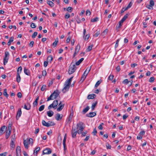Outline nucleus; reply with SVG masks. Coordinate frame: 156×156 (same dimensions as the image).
<instances>
[{
	"instance_id": "nucleus-1",
	"label": "nucleus",
	"mask_w": 156,
	"mask_h": 156,
	"mask_svg": "<svg viewBox=\"0 0 156 156\" xmlns=\"http://www.w3.org/2000/svg\"><path fill=\"white\" fill-rule=\"evenodd\" d=\"M60 94V92L57 90H55L50 96L48 97L47 100V101H48L51 100H53L56 99Z\"/></svg>"
},
{
	"instance_id": "nucleus-2",
	"label": "nucleus",
	"mask_w": 156,
	"mask_h": 156,
	"mask_svg": "<svg viewBox=\"0 0 156 156\" xmlns=\"http://www.w3.org/2000/svg\"><path fill=\"white\" fill-rule=\"evenodd\" d=\"M77 126L78 129V130H77V133L79 134H80L82 133L85 128V125L83 122H80L77 124Z\"/></svg>"
},
{
	"instance_id": "nucleus-3",
	"label": "nucleus",
	"mask_w": 156,
	"mask_h": 156,
	"mask_svg": "<svg viewBox=\"0 0 156 156\" xmlns=\"http://www.w3.org/2000/svg\"><path fill=\"white\" fill-rule=\"evenodd\" d=\"M76 70V67L75 64H73L72 62L69 66L68 71V73L69 74H71L74 73Z\"/></svg>"
},
{
	"instance_id": "nucleus-4",
	"label": "nucleus",
	"mask_w": 156,
	"mask_h": 156,
	"mask_svg": "<svg viewBox=\"0 0 156 156\" xmlns=\"http://www.w3.org/2000/svg\"><path fill=\"white\" fill-rule=\"evenodd\" d=\"M42 125L46 127H49L50 126H53L55 125L53 122L49 121L48 122H46L44 120H43L42 122Z\"/></svg>"
},
{
	"instance_id": "nucleus-5",
	"label": "nucleus",
	"mask_w": 156,
	"mask_h": 156,
	"mask_svg": "<svg viewBox=\"0 0 156 156\" xmlns=\"http://www.w3.org/2000/svg\"><path fill=\"white\" fill-rule=\"evenodd\" d=\"M5 56L4 58V61L3 62V64L4 65H5V64L8 62L9 56V52L7 51H6L5 52Z\"/></svg>"
},
{
	"instance_id": "nucleus-6",
	"label": "nucleus",
	"mask_w": 156,
	"mask_h": 156,
	"mask_svg": "<svg viewBox=\"0 0 156 156\" xmlns=\"http://www.w3.org/2000/svg\"><path fill=\"white\" fill-rule=\"evenodd\" d=\"M52 151L51 149L47 148L44 150L43 151V154H50L51 153Z\"/></svg>"
},
{
	"instance_id": "nucleus-7",
	"label": "nucleus",
	"mask_w": 156,
	"mask_h": 156,
	"mask_svg": "<svg viewBox=\"0 0 156 156\" xmlns=\"http://www.w3.org/2000/svg\"><path fill=\"white\" fill-rule=\"evenodd\" d=\"M11 126H8V130L6 131L5 137L6 139H7L9 137L11 133Z\"/></svg>"
},
{
	"instance_id": "nucleus-8",
	"label": "nucleus",
	"mask_w": 156,
	"mask_h": 156,
	"mask_svg": "<svg viewBox=\"0 0 156 156\" xmlns=\"http://www.w3.org/2000/svg\"><path fill=\"white\" fill-rule=\"evenodd\" d=\"M22 114L21 109V108H19L18 109L17 112L16 118L17 120H18Z\"/></svg>"
},
{
	"instance_id": "nucleus-9",
	"label": "nucleus",
	"mask_w": 156,
	"mask_h": 156,
	"mask_svg": "<svg viewBox=\"0 0 156 156\" xmlns=\"http://www.w3.org/2000/svg\"><path fill=\"white\" fill-rule=\"evenodd\" d=\"M73 76L70 77L69 80H67L65 82V85H66L67 86L70 87L71 84V82Z\"/></svg>"
},
{
	"instance_id": "nucleus-10",
	"label": "nucleus",
	"mask_w": 156,
	"mask_h": 156,
	"mask_svg": "<svg viewBox=\"0 0 156 156\" xmlns=\"http://www.w3.org/2000/svg\"><path fill=\"white\" fill-rule=\"evenodd\" d=\"M96 115V113L95 112H90L86 114V116L88 117H93Z\"/></svg>"
},
{
	"instance_id": "nucleus-11",
	"label": "nucleus",
	"mask_w": 156,
	"mask_h": 156,
	"mask_svg": "<svg viewBox=\"0 0 156 156\" xmlns=\"http://www.w3.org/2000/svg\"><path fill=\"white\" fill-rule=\"evenodd\" d=\"M77 133V131L76 130V129H73L72 130V136L73 138H75Z\"/></svg>"
},
{
	"instance_id": "nucleus-12",
	"label": "nucleus",
	"mask_w": 156,
	"mask_h": 156,
	"mask_svg": "<svg viewBox=\"0 0 156 156\" xmlns=\"http://www.w3.org/2000/svg\"><path fill=\"white\" fill-rule=\"evenodd\" d=\"M80 49V45H79V44H78L76 48L75 52L73 55V57H75L77 55V54L79 52Z\"/></svg>"
},
{
	"instance_id": "nucleus-13",
	"label": "nucleus",
	"mask_w": 156,
	"mask_h": 156,
	"mask_svg": "<svg viewBox=\"0 0 156 156\" xmlns=\"http://www.w3.org/2000/svg\"><path fill=\"white\" fill-rule=\"evenodd\" d=\"M62 116H61V115L59 113H57L55 117V119L57 121L60 120L62 118Z\"/></svg>"
},
{
	"instance_id": "nucleus-14",
	"label": "nucleus",
	"mask_w": 156,
	"mask_h": 156,
	"mask_svg": "<svg viewBox=\"0 0 156 156\" xmlns=\"http://www.w3.org/2000/svg\"><path fill=\"white\" fill-rule=\"evenodd\" d=\"M31 105L29 103H27L25 104L24 107V108L27 110H29L30 109Z\"/></svg>"
},
{
	"instance_id": "nucleus-15",
	"label": "nucleus",
	"mask_w": 156,
	"mask_h": 156,
	"mask_svg": "<svg viewBox=\"0 0 156 156\" xmlns=\"http://www.w3.org/2000/svg\"><path fill=\"white\" fill-rule=\"evenodd\" d=\"M66 137H67V136L66 134L64 136L63 140V145L64 147V149L65 151L66 149Z\"/></svg>"
},
{
	"instance_id": "nucleus-16",
	"label": "nucleus",
	"mask_w": 156,
	"mask_h": 156,
	"mask_svg": "<svg viewBox=\"0 0 156 156\" xmlns=\"http://www.w3.org/2000/svg\"><path fill=\"white\" fill-rule=\"evenodd\" d=\"M51 104L54 107L53 108L55 109L56 108V107L58 104V101L56 100H55Z\"/></svg>"
},
{
	"instance_id": "nucleus-17",
	"label": "nucleus",
	"mask_w": 156,
	"mask_h": 156,
	"mask_svg": "<svg viewBox=\"0 0 156 156\" xmlns=\"http://www.w3.org/2000/svg\"><path fill=\"white\" fill-rule=\"evenodd\" d=\"M96 95L94 94H89L88 95L87 98L88 99H93L95 98Z\"/></svg>"
},
{
	"instance_id": "nucleus-18",
	"label": "nucleus",
	"mask_w": 156,
	"mask_h": 156,
	"mask_svg": "<svg viewBox=\"0 0 156 156\" xmlns=\"http://www.w3.org/2000/svg\"><path fill=\"white\" fill-rule=\"evenodd\" d=\"M65 87L62 90V91L63 93H65L66 92L68 91L69 88V86H67L66 85H65Z\"/></svg>"
},
{
	"instance_id": "nucleus-19",
	"label": "nucleus",
	"mask_w": 156,
	"mask_h": 156,
	"mask_svg": "<svg viewBox=\"0 0 156 156\" xmlns=\"http://www.w3.org/2000/svg\"><path fill=\"white\" fill-rule=\"evenodd\" d=\"M14 139H11V141L10 143L11 147L12 148H14L15 147V142Z\"/></svg>"
},
{
	"instance_id": "nucleus-20",
	"label": "nucleus",
	"mask_w": 156,
	"mask_h": 156,
	"mask_svg": "<svg viewBox=\"0 0 156 156\" xmlns=\"http://www.w3.org/2000/svg\"><path fill=\"white\" fill-rule=\"evenodd\" d=\"M119 25L118 26L117 25L116 27V30H117V31H119V29L122 25V23L121 22V21H119Z\"/></svg>"
},
{
	"instance_id": "nucleus-21",
	"label": "nucleus",
	"mask_w": 156,
	"mask_h": 156,
	"mask_svg": "<svg viewBox=\"0 0 156 156\" xmlns=\"http://www.w3.org/2000/svg\"><path fill=\"white\" fill-rule=\"evenodd\" d=\"M47 113L48 115L50 117L52 116L54 114L53 112L51 110L47 111Z\"/></svg>"
},
{
	"instance_id": "nucleus-22",
	"label": "nucleus",
	"mask_w": 156,
	"mask_h": 156,
	"mask_svg": "<svg viewBox=\"0 0 156 156\" xmlns=\"http://www.w3.org/2000/svg\"><path fill=\"white\" fill-rule=\"evenodd\" d=\"M24 73L27 75L29 76L30 75V70L25 67L24 68Z\"/></svg>"
},
{
	"instance_id": "nucleus-23",
	"label": "nucleus",
	"mask_w": 156,
	"mask_h": 156,
	"mask_svg": "<svg viewBox=\"0 0 156 156\" xmlns=\"http://www.w3.org/2000/svg\"><path fill=\"white\" fill-rule=\"evenodd\" d=\"M87 75V73H86H86L84 72L83 73V74L82 76V77H81V80H82V81H83L86 78Z\"/></svg>"
},
{
	"instance_id": "nucleus-24",
	"label": "nucleus",
	"mask_w": 156,
	"mask_h": 156,
	"mask_svg": "<svg viewBox=\"0 0 156 156\" xmlns=\"http://www.w3.org/2000/svg\"><path fill=\"white\" fill-rule=\"evenodd\" d=\"M24 144L25 147L27 149L28 148V143L27 140H24Z\"/></svg>"
},
{
	"instance_id": "nucleus-25",
	"label": "nucleus",
	"mask_w": 156,
	"mask_h": 156,
	"mask_svg": "<svg viewBox=\"0 0 156 156\" xmlns=\"http://www.w3.org/2000/svg\"><path fill=\"white\" fill-rule=\"evenodd\" d=\"M5 126H2L0 129V136L1 135L3 132L4 131L5 129Z\"/></svg>"
},
{
	"instance_id": "nucleus-26",
	"label": "nucleus",
	"mask_w": 156,
	"mask_h": 156,
	"mask_svg": "<svg viewBox=\"0 0 156 156\" xmlns=\"http://www.w3.org/2000/svg\"><path fill=\"white\" fill-rule=\"evenodd\" d=\"M90 107L89 106H87L82 111V112L83 114L86 113L89 109Z\"/></svg>"
},
{
	"instance_id": "nucleus-27",
	"label": "nucleus",
	"mask_w": 156,
	"mask_h": 156,
	"mask_svg": "<svg viewBox=\"0 0 156 156\" xmlns=\"http://www.w3.org/2000/svg\"><path fill=\"white\" fill-rule=\"evenodd\" d=\"M64 107V105H58V107L57 108V111L60 112L62 110Z\"/></svg>"
},
{
	"instance_id": "nucleus-28",
	"label": "nucleus",
	"mask_w": 156,
	"mask_h": 156,
	"mask_svg": "<svg viewBox=\"0 0 156 156\" xmlns=\"http://www.w3.org/2000/svg\"><path fill=\"white\" fill-rule=\"evenodd\" d=\"M83 60V58H81L76 63V65L77 66H78L80 65L82 62Z\"/></svg>"
},
{
	"instance_id": "nucleus-29",
	"label": "nucleus",
	"mask_w": 156,
	"mask_h": 156,
	"mask_svg": "<svg viewBox=\"0 0 156 156\" xmlns=\"http://www.w3.org/2000/svg\"><path fill=\"white\" fill-rule=\"evenodd\" d=\"M40 150V148L39 147H37L35 149L34 151V154H35V153H36L35 155L37 156V155L38 152Z\"/></svg>"
},
{
	"instance_id": "nucleus-30",
	"label": "nucleus",
	"mask_w": 156,
	"mask_h": 156,
	"mask_svg": "<svg viewBox=\"0 0 156 156\" xmlns=\"http://www.w3.org/2000/svg\"><path fill=\"white\" fill-rule=\"evenodd\" d=\"M20 80L21 77L20 76V74L18 73H17L16 75V81L18 83H19L20 82Z\"/></svg>"
},
{
	"instance_id": "nucleus-31",
	"label": "nucleus",
	"mask_w": 156,
	"mask_h": 156,
	"mask_svg": "<svg viewBox=\"0 0 156 156\" xmlns=\"http://www.w3.org/2000/svg\"><path fill=\"white\" fill-rule=\"evenodd\" d=\"M58 38H57L55 41L52 44V46L53 47H55L57 45V44L58 43Z\"/></svg>"
},
{
	"instance_id": "nucleus-32",
	"label": "nucleus",
	"mask_w": 156,
	"mask_h": 156,
	"mask_svg": "<svg viewBox=\"0 0 156 156\" xmlns=\"http://www.w3.org/2000/svg\"><path fill=\"white\" fill-rule=\"evenodd\" d=\"M47 4L51 7H53L54 6V3L51 1H48L47 2Z\"/></svg>"
},
{
	"instance_id": "nucleus-33",
	"label": "nucleus",
	"mask_w": 156,
	"mask_h": 156,
	"mask_svg": "<svg viewBox=\"0 0 156 156\" xmlns=\"http://www.w3.org/2000/svg\"><path fill=\"white\" fill-rule=\"evenodd\" d=\"M97 103V101H96L95 103H93L92 106H91V109L92 110H93L94 109L95 107L96 106Z\"/></svg>"
},
{
	"instance_id": "nucleus-34",
	"label": "nucleus",
	"mask_w": 156,
	"mask_h": 156,
	"mask_svg": "<svg viewBox=\"0 0 156 156\" xmlns=\"http://www.w3.org/2000/svg\"><path fill=\"white\" fill-rule=\"evenodd\" d=\"M47 60L49 61L50 63H51L53 60L52 56L51 55H50L48 56L47 58Z\"/></svg>"
},
{
	"instance_id": "nucleus-35",
	"label": "nucleus",
	"mask_w": 156,
	"mask_h": 156,
	"mask_svg": "<svg viewBox=\"0 0 156 156\" xmlns=\"http://www.w3.org/2000/svg\"><path fill=\"white\" fill-rule=\"evenodd\" d=\"M7 89H5L4 90L3 94L4 96H5L7 98L9 96V94L7 93Z\"/></svg>"
},
{
	"instance_id": "nucleus-36",
	"label": "nucleus",
	"mask_w": 156,
	"mask_h": 156,
	"mask_svg": "<svg viewBox=\"0 0 156 156\" xmlns=\"http://www.w3.org/2000/svg\"><path fill=\"white\" fill-rule=\"evenodd\" d=\"M101 82V81H100V80L98 81L97 82L96 84H95V86H94V87L95 88H96L100 84Z\"/></svg>"
},
{
	"instance_id": "nucleus-37",
	"label": "nucleus",
	"mask_w": 156,
	"mask_h": 156,
	"mask_svg": "<svg viewBox=\"0 0 156 156\" xmlns=\"http://www.w3.org/2000/svg\"><path fill=\"white\" fill-rule=\"evenodd\" d=\"M22 69V67L21 66H20L17 69V73H19L20 74L21 72Z\"/></svg>"
},
{
	"instance_id": "nucleus-38",
	"label": "nucleus",
	"mask_w": 156,
	"mask_h": 156,
	"mask_svg": "<svg viewBox=\"0 0 156 156\" xmlns=\"http://www.w3.org/2000/svg\"><path fill=\"white\" fill-rule=\"evenodd\" d=\"M46 86L45 85H43L42 86L41 88V90L42 91H44L46 90Z\"/></svg>"
},
{
	"instance_id": "nucleus-39",
	"label": "nucleus",
	"mask_w": 156,
	"mask_h": 156,
	"mask_svg": "<svg viewBox=\"0 0 156 156\" xmlns=\"http://www.w3.org/2000/svg\"><path fill=\"white\" fill-rule=\"evenodd\" d=\"M91 69V66L90 67H88L87 68L85 71H84V72L86 73L87 72V74L90 71V69Z\"/></svg>"
},
{
	"instance_id": "nucleus-40",
	"label": "nucleus",
	"mask_w": 156,
	"mask_h": 156,
	"mask_svg": "<svg viewBox=\"0 0 156 156\" xmlns=\"http://www.w3.org/2000/svg\"><path fill=\"white\" fill-rule=\"evenodd\" d=\"M98 17H96L95 18L91 19V22H97L98 21Z\"/></svg>"
},
{
	"instance_id": "nucleus-41",
	"label": "nucleus",
	"mask_w": 156,
	"mask_h": 156,
	"mask_svg": "<svg viewBox=\"0 0 156 156\" xmlns=\"http://www.w3.org/2000/svg\"><path fill=\"white\" fill-rule=\"evenodd\" d=\"M21 153L20 147L19 146H18L16 148V153Z\"/></svg>"
},
{
	"instance_id": "nucleus-42",
	"label": "nucleus",
	"mask_w": 156,
	"mask_h": 156,
	"mask_svg": "<svg viewBox=\"0 0 156 156\" xmlns=\"http://www.w3.org/2000/svg\"><path fill=\"white\" fill-rule=\"evenodd\" d=\"M45 106L44 105H42L39 108V111H43L44 109Z\"/></svg>"
},
{
	"instance_id": "nucleus-43",
	"label": "nucleus",
	"mask_w": 156,
	"mask_h": 156,
	"mask_svg": "<svg viewBox=\"0 0 156 156\" xmlns=\"http://www.w3.org/2000/svg\"><path fill=\"white\" fill-rule=\"evenodd\" d=\"M66 10L68 12H71L73 10V8L71 7H69L66 9Z\"/></svg>"
},
{
	"instance_id": "nucleus-44",
	"label": "nucleus",
	"mask_w": 156,
	"mask_h": 156,
	"mask_svg": "<svg viewBox=\"0 0 156 156\" xmlns=\"http://www.w3.org/2000/svg\"><path fill=\"white\" fill-rule=\"evenodd\" d=\"M37 32H35L33 34H32V37L33 38H35L37 36Z\"/></svg>"
},
{
	"instance_id": "nucleus-45",
	"label": "nucleus",
	"mask_w": 156,
	"mask_h": 156,
	"mask_svg": "<svg viewBox=\"0 0 156 156\" xmlns=\"http://www.w3.org/2000/svg\"><path fill=\"white\" fill-rule=\"evenodd\" d=\"M90 37L89 35L87 34L85 36H83V38L85 40H87L89 39Z\"/></svg>"
},
{
	"instance_id": "nucleus-46",
	"label": "nucleus",
	"mask_w": 156,
	"mask_h": 156,
	"mask_svg": "<svg viewBox=\"0 0 156 156\" xmlns=\"http://www.w3.org/2000/svg\"><path fill=\"white\" fill-rule=\"evenodd\" d=\"M154 77H151L149 80V82L152 83L154 82Z\"/></svg>"
},
{
	"instance_id": "nucleus-47",
	"label": "nucleus",
	"mask_w": 156,
	"mask_h": 156,
	"mask_svg": "<svg viewBox=\"0 0 156 156\" xmlns=\"http://www.w3.org/2000/svg\"><path fill=\"white\" fill-rule=\"evenodd\" d=\"M129 82H130L127 79H126L124 80L123 81H122V83L124 84H128Z\"/></svg>"
},
{
	"instance_id": "nucleus-48",
	"label": "nucleus",
	"mask_w": 156,
	"mask_h": 156,
	"mask_svg": "<svg viewBox=\"0 0 156 156\" xmlns=\"http://www.w3.org/2000/svg\"><path fill=\"white\" fill-rule=\"evenodd\" d=\"M73 107H72V109L70 111V114L69 116L73 117Z\"/></svg>"
},
{
	"instance_id": "nucleus-49",
	"label": "nucleus",
	"mask_w": 156,
	"mask_h": 156,
	"mask_svg": "<svg viewBox=\"0 0 156 156\" xmlns=\"http://www.w3.org/2000/svg\"><path fill=\"white\" fill-rule=\"evenodd\" d=\"M92 133L94 136H95L96 135L97 133V131L96 128H94V129Z\"/></svg>"
},
{
	"instance_id": "nucleus-50",
	"label": "nucleus",
	"mask_w": 156,
	"mask_h": 156,
	"mask_svg": "<svg viewBox=\"0 0 156 156\" xmlns=\"http://www.w3.org/2000/svg\"><path fill=\"white\" fill-rule=\"evenodd\" d=\"M146 7L149 9H153V6L150 5H147L146 6Z\"/></svg>"
},
{
	"instance_id": "nucleus-51",
	"label": "nucleus",
	"mask_w": 156,
	"mask_h": 156,
	"mask_svg": "<svg viewBox=\"0 0 156 156\" xmlns=\"http://www.w3.org/2000/svg\"><path fill=\"white\" fill-rule=\"evenodd\" d=\"M150 4L152 6H153L154 5V3L153 0H151L150 1Z\"/></svg>"
},
{
	"instance_id": "nucleus-52",
	"label": "nucleus",
	"mask_w": 156,
	"mask_h": 156,
	"mask_svg": "<svg viewBox=\"0 0 156 156\" xmlns=\"http://www.w3.org/2000/svg\"><path fill=\"white\" fill-rule=\"evenodd\" d=\"M93 47V45H91V46H89L88 47V48L87 49V51H91L92 49V48Z\"/></svg>"
},
{
	"instance_id": "nucleus-53",
	"label": "nucleus",
	"mask_w": 156,
	"mask_h": 156,
	"mask_svg": "<svg viewBox=\"0 0 156 156\" xmlns=\"http://www.w3.org/2000/svg\"><path fill=\"white\" fill-rule=\"evenodd\" d=\"M114 77V76H113V75H110L108 77V79L109 80H112L113 79Z\"/></svg>"
},
{
	"instance_id": "nucleus-54",
	"label": "nucleus",
	"mask_w": 156,
	"mask_h": 156,
	"mask_svg": "<svg viewBox=\"0 0 156 156\" xmlns=\"http://www.w3.org/2000/svg\"><path fill=\"white\" fill-rule=\"evenodd\" d=\"M87 133V131H85L84 132H82L81 133H82L81 136H85L86 134Z\"/></svg>"
},
{
	"instance_id": "nucleus-55",
	"label": "nucleus",
	"mask_w": 156,
	"mask_h": 156,
	"mask_svg": "<svg viewBox=\"0 0 156 156\" xmlns=\"http://www.w3.org/2000/svg\"><path fill=\"white\" fill-rule=\"evenodd\" d=\"M104 125V123H102L98 126V128L100 130H102L103 129L102 126Z\"/></svg>"
},
{
	"instance_id": "nucleus-56",
	"label": "nucleus",
	"mask_w": 156,
	"mask_h": 156,
	"mask_svg": "<svg viewBox=\"0 0 156 156\" xmlns=\"http://www.w3.org/2000/svg\"><path fill=\"white\" fill-rule=\"evenodd\" d=\"M107 148V149H110L111 148V145L109 144L108 143H106V144Z\"/></svg>"
},
{
	"instance_id": "nucleus-57",
	"label": "nucleus",
	"mask_w": 156,
	"mask_h": 156,
	"mask_svg": "<svg viewBox=\"0 0 156 156\" xmlns=\"http://www.w3.org/2000/svg\"><path fill=\"white\" fill-rule=\"evenodd\" d=\"M31 27L33 28H35L36 27V26L34 23H32L30 25Z\"/></svg>"
},
{
	"instance_id": "nucleus-58",
	"label": "nucleus",
	"mask_w": 156,
	"mask_h": 156,
	"mask_svg": "<svg viewBox=\"0 0 156 156\" xmlns=\"http://www.w3.org/2000/svg\"><path fill=\"white\" fill-rule=\"evenodd\" d=\"M42 75L43 76H45L47 75V73L45 70H43L42 72Z\"/></svg>"
},
{
	"instance_id": "nucleus-59",
	"label": "nucleus",
	"mask_w": 156,
	"mask_h": 156,
	"mask_svg": "<svg viewBox=\"0 0 156 156\" xmlns=\"http://www.w3.org/2000/svg\"><path fill=\"white\" fill-rule=\"evenodd\" d=\"M91 12L89 10H87L86 11V14L87 16L90 15Z\"/></svg>"
},
{
	"instance_id": "nucleus-60",
	"label": "nucleus",
	"mask_w": 156,
	"mask_h": 156,
	"mask_svg": "<svg viewBox=\"0 0 156 156\" xmlns=\"http://www.w3.org/2000/svg\"><path fill=\"white\" fill-rule=\"evenodd\" d=\"M48 61H44V66L45 67H46L48 65Z\"/></svg>"
},
{
	"instance_id": "nucleus-61",
	"label": "nucleus",
	"mask_w": 156,
	"mask_h": 156,
	"mask_svg": "<svg viewBox=\"0 0 156 156\" xmlns=\"http://www.w3.org/2000/svg\"><path fill=\"white\" fill-rule=\"evenodd\" d=\"M70 17V15L68 13H67L65 16L66 19H68Z\"/></svg>"
},
{
	"instance_id": "nucleus-62",
	"label": "nucleus",
	"mask_w": 156,
	"mask_h": 156,
	"mask_svg": "<svg viewBox=\"0 0 156 156\" xmlns=\"http://www.w3.org/2000/svg\"><path fill=\"white\" fill-rule=\"evenodd\" d=\"M29 142L30 144L32 145L33 143V140L32 138L29 139Z\"/></svg>"
},
{
	"instance_id": "nucleus-63",
	"label": "nucleus",
	"mask_w": 156,
	"mask_h": 156,
	"mask_svg": "<svg viewBox=\"0 0 156 156\" xmlns=\"http://www.w3.org/2000/svg\"><path fill=\"white\" fill-rule=\"evenodd\" d=\"M18 97L19 98H21L22 97V94L20 92H19L17 94Z\"/></svg>"
},
{
	"instance_id": "nucleus-64",
	"label": "nucleus",
	"mask_w": 156,
	"mask_h": 156,
	"mask_svg": "<svg viewBox=\"0 0 156 156\" xmlns=\"http://www.w3.org/2000/svg\"><path fill=\"white\" fill-rule=\"evenodd\" d=\"M38 104V101H35L33 102V105L34 107L37 106Z\"/></svg>"
}]
</instances>
